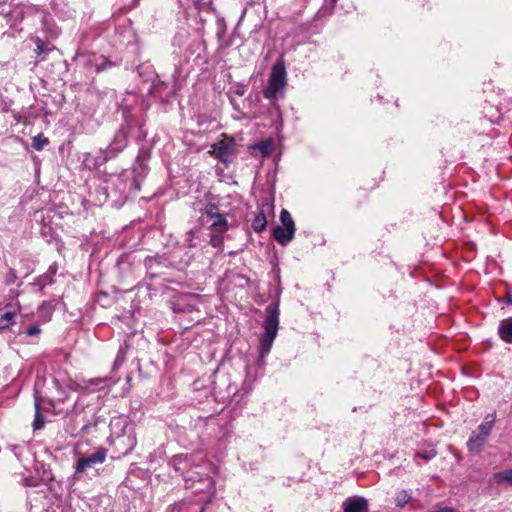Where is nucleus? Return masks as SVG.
I'll return each mask as SVG.
<instances>
[{"mask_svg": "<svg viewBox=\"0 0 512 512\" xmlns=\"http://www.w3.org/2000/svg\"><path fill=\"white\" fill-rule=\"evenodd\" d=\"M279 328V304L270 303L266 308V317L264 320V333L260 341L259 359L264 362L265 357L270 353L273 342L277 336Z\"/></svg>", "mask_w": 512, "mask_h": 512, "instance_id": "f257e3e1", "label": "nucleus"}, {"mask_svg": "<svg viewBox=\"0 0 512 512\" xmlns=\"http://www.w3.org/2000/svg\"><path fill=\"white\" fill-rule=\"evenodd\" d=\"M287 85V73L283 59H278L271 69L267 86L263 90V94L267 99H275L281 94Z\"/></svg>", "mask_w": 512, "mask_h": 512, "instance_id": "f03ea898", "label": "nucleus"}, {"mask_svg": "<svg viewBox=\"0 0 512 512\" xmlns=\"http://www.w3.org/2000/svg\"><path fill=\"white\" fill-rule=\"evenodd\" d=\"M496 419L495 413L488 414L485 421L478 426L477 432H473L467 441L468 450L479 454L488 439Z\"/></svg>", "mask_w": 512, "mask_h": 512, "instance_id": "7ed1b4c3", "label": "nucleus"}, {"mask_svg": "<svg viewBox=\"0 0 512 512\" xmlns=\"http://www.w3.org/2000/svg\"><path fill=\"white\" fill-rule=\"evenodd\" d=\"M206 222L209 223L211 232V245L213 247H220L223 243L222 234L227 229V222L223 215L215 213L213 211H208L206 215Z\"/></svg>", "mask_w": 512, "mask_h": 512, "instance_id": "20e7f679", "label": "nucleus"}, {"mask_svg": "<svg viewBox=\"0 0 512 512\" xmlns=\"http://www.w3.org/2000/svg\"><path fill=\"white\" fill-rule=\"evenodd\" d=\"M235 146L234 139L223 136L221 140L212 145L210 153L222 163L228 164L232 162L235 157Z\"/></svg>", "mask_w": 512, "mask_h": 512, "instance_id": "39448f33", "label": "nucleus"}, {"mask_svg": "<svg viewBox=\"0 0 512 512\" xmlns=\"http://www.w3.org/2000/svg\"><path fill=\"white\" fill-rule=\"evenodd\" d=\"M107 457V449L99 447L95 452L88 456H81L75 464V475L85 472L88 468L105 462Z\"/></svg>", "mask_w": 512, "mask_h": 512, "instance_id": "423d86ee", "label": "nucleus"}, {"mask_svg": "<svg viewBox=\"0 0 512 512\" xmlns=\"http://www.w3.org/2000/svg\"><path fill=\"white\" fill-rule=\"evenodd\" d=\"M6 310H0V330L10 328L15 323V317L17 312L20 310L19 303H7L5 306Z\"/></svg>", "mask_w": 512, "mask_h": 512, "instance_id": "0eeeda50", "label": "nucleus"}, {"mask_svg": "<svg viewBox=\"0 0 512 512\" xmlns=\"http://www.w3.org/2000/svg\"><path fill=\"white\" fill-rule=\"evenodd\" d=\"M344 512H368V502L363 497H349L343 503Z\"/></svg>", "mask_w": 512, "mask_h": 512, "instance_id": "6e6552de", "label": "nucleus"}, {"mask_svg": "<svg viewBox=\"0 0 512 512\" xmlns=\"http://www.w3.org/2000/svg\"><path fill=\"white\" fill-rule=\"evenodd\" d=\"M274 141L271 138H267L259 143H256L250 147V152L253 156H260L262 158L269 156L274 150Z\"/></svg>", "mask_w": 512, "mask_h": 512, "instance_id": "1a4fd4ad", "label": "nucleus"}, {"mask_svg": "<svg viewBox=\"0 0 512 512\" xmlns=\"http://www.w3.org/2000/svg\"><path fill=\"white\" fill-rule=\"evenodd\" d=\"M273 207L269 204H265L261 211L256 215L254 220L252 221V228L256 232H262L267 225L266 211H271Z\"/></svg>", "mask_w": 512, "mask_h": 512, "instance_id": "9d476101", "label": "nucleus"}, {"mask_svg": "<svg viewBox=\"0 0 512 512\" xmlns=\"http://www.w3.org/2000/svg\"><path fill=\"white\" fill-rule=\"evenodd\" d=\"M498 334L506 343H512V317L503 319L498 326Z\"/></svg>", "mask_w": 512, "mask_h": 512, "instance_id": "9b49d317", "label": "nucleus"}, {"mask_svg": "<svg viewBox=\"0 0 512 512\" xmlns=\"http://www.w3.org/2000/svg\"><path fill=\"white\" fill-rule=\"evenodd\" d=\"M294 233L295 232L291 229H287L282 226H277L273 229V237L281 245H286L288 242H290L294 236Z\"/></svg>", "mask_w": 512, "mask_h": 512, "instance_id": "f8f14e48", "label": "nucleus"}, {"mask_svg": "<svg viewBox=\"0 0 512 512\" xmlns=\"http://www.w3.org/2000/svg\"><path fill=\"white\" fill-rule=\"evenodd\" d=\"M190 457L187 454L175 455L171 458L169 464L176 472L184 473L189 467Z\"/></svg>", "mask_w": 512, "mask_h": 512, "instance_id": "ddd939ff", "label": "nucleus"}, {"mask_svg": "<svg viewBox=\"0 0 512 512\" xmlns=\"http://www.w3.org/2000/svg\"><path fill=\"white\" fill-rule=\"evenodd\" d=\"M493 479L498 485L512 487V468L494 473Z\"/></svg>", "mask_w": 512, "mask_h": 512, "instance_id": "4468645a", "label": "nucleus"}, {"mask_svg": "<svg viewBox=\"0 0 512 512\" xmlns=\"http://www.w3.org/2000/svg\"><path fill=\"white\" fill-rule=\"evenodd\" d=\"M105 382V379L102 378H94L87 382H85V385H78L77 389L83 392H95L98 389H100V386L102 383Z\"/></svg>", "mask_w": 512, "mask_h": 512, "instance_id": "2eb2a0df", "label": "nucleus"}, {"mask_svg": "<svg viewBox=\"0 0 512 512\" xmlns=\"http://www.w3.org/2000/svg\"><path fill=\"white\" fill-rule=\"evenodd\" d=\"M411 498H412V491L411 490H406V489L401 490V491H399L396 494L395 505L398 508H403V507H405L409 503Z\"/></svg>", "mask_w": 512, "mask_h": 512, "instance_id": "dca6fc26", "label": "nucleus"}, {"mask_svg": "<svg viewBox=\"0 0 512 512\" xmlns=\"http://www.w3.org/2000/svg\"><path fill=\"white\" fill-rule=\"evenodd\" d=\"M40 399L35 397V418L33 421L34 430L41 429L44 426V417L40 412Z\"/></svg>", "mask_w": 512, "mask_h": 512, "instance_id": "f3484780", "label": "nucleus"}, {"mask_svg": "<svg viewBox=\"0 0 512 512\" xmlns=\"http://www.w3.org/2000/svg\"><path fill=\"white\" fill-rule=\"evenodd\" d=\"M280 221H281V226L284 227V228H287V229H291L292 231L295 232V224H294V221L290 215V213L283 209L281 211V214H280Z\"/></svg>", "mask_w": 512, "mask_h": 512, "instance_id": "a211bd4d", "label": "nucleus"}, {"mask_svg": "<svg viewBox=\"0 0 512 512\" xmlns=\"http://www.w3.org/2000/svg\"><path fill=\"white\" fill-rule=\"evenodd\" d=\"M48 144H49L48 138L44 137L41 134H38L32 138V146L37 151L42 150Z\"/></svg>", "mask_w": 512, "mask_h": 512, "instance_id": "6ab92c4d", "label": "nucleus"}, {"mask_svg": "<svg viewBox=\"0 0 512 512\" xmlns=\"http://www.w3.org/2000/svg\"><path fill=\"white\" fill-rule=\"evenodd\" d=\"M436 454H437V452L434 448H431V449H428L425 451H420L415 454V460L417 461L418 458H421L424 461H429L432 458H434L436 456Z\"/></svg>", "mask_w": 512, "mask_h": 512, "instance_id": "aec40b11", "label": "nucleus"}, {"mask_svg": "<svg viewBox=\"0 0 512 512\" xmlns=\"http://www.w3.org/2000/svg\"><path fill=\"white\" fill-rule=\"evenodd\" d=\"M41 332V329L39 328L38 325H31L30 327L27 328L26 330V334L28 336H37L39 335Z\"/></svg>", "mask_w": 512, "mask_h": 512, "instance_id": "412c9836", "label": "nucleus"}, {"mask_svg": "<svg viewBox=\"0 0 512 512\" xmlns=\"http://www.w3.org/2000/svg\"><path fill=\"white\" fill-rule=\"evenodd\" d=\"M35 51L37 54L46 52V49L44 48V43L40 39L36 40V50Z\"/></svg>", "mask_w": 512, "mask_h": 512, "instance_id": "4be33fe9", "label": "nucleus"}, {"mask_svg": "<svg viewBox=\"0 0 512 512\" xmlns=\"http://www.w3.org/2000/svg\"><path fill=\"white\" fill-rule=\"evenodd\" d=\"M432 512H456V511L450 507H443V508L436 509Z\"/></svg>", "mask_w": 512, "mask_h": 512, "instance_id": "5701e85b", "label": "nucleus"}, {"mask_svg": "<svg viewBox=\"0 0 512 512\" xmlns=\"http://www.w3.org/2000/svg\"><path fill=\"white\" fill-rule=\"evenodd\" d=\"M18 296V292L14 289H11L10 292H9V295L8 297L11 299V300H14L16 299Z\"/></svg>", "mask_w": 512, "mask_h": 512, "instance_id": "b1692460", "label": "nucleus"}, {"mask_svg": "<svg viewBox=\"0 0 512 512\" xmlns=\"http://www.w3.org/2000/svg\"><path fill=\"white\" fill-rule=\"evenodd\" d=\"M506 301L508 304H512V293L506 294Z\"/></svg>", "mask_w": 512, "mask_h": 512, "instance_id": "393cba45", "label": "nucleus"}, {"mask_svg": "<svg viewBox=\"0 0 512 512\" xmlns=\"http://www.w3.org/2000/svg\"><path fill=\"white\" fill-rule=\"evenodd\" d=\"M333 1L335 2L336 0H333Z\"/></svg>", "mask_w": 512, "mask_h": 512, "instance_id": "a878e982", "label": "nucleus"}]
</instances>
